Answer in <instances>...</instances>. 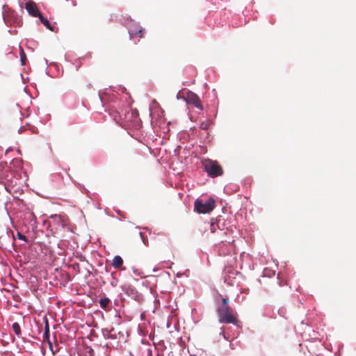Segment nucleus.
<instances>
[{"mask_svg": "<svg viewBox=\"0 0 356 356\" xmlns=\"http://www.w3.org/2000/svg\"><path fill=\"white\" fill-rule=\"evenodd\" d=\"M25 8L28 13L33 17H39L42 15L36 4L33 1L27 2Z\"/></svg>", "mask_w": 356, "mask_h": 356, "instance_id": "obj_7", "label": "nucleus"}, {"mask_svg": "<svg viewBox=\"0 0 356 356\" xmlns=\"http://www.w3.org/2000/svg\"><path fill=\"white\" fill-rule=\"evenodd\" d=\"M120 114H121V116L122 117H124V111L123 109H121L120 111Z\"/></svg>", "mask_w": 356, "mask_h": 356, "instance_id": "obj_20", "label": "nucleus"}, {"mask_svg": "<svg viewBox=\"0 0 356 356\" xmlns=\"http://www.w3.org/2000/svg\"><path fill=\"white\" fill-rule=\"evenodd\" d=\"M204 170L211 177H216L223 174L222 167L216 161L207 159L202 162Z\"/></svg>", "mask_w": 356, "mask_h": 356, "instance_id": "obj_3", "label": "nucleus"}, {"mask_svg": "<svg viewBox=\"0 0 356 356\" xmlns=\"http://www.w3.org/2000/svg\"><path fill=\"white\" fill-rule=\"evenodd\" d=\"M109 115L113 118L116 123L123 125L124 123L131 120V118H128V115H131L132 117H136L138 115V113L136 110L126 108L124 110V117H122L120 111L111 108L109 110Z\"/></svg>", "mask_w": 356, "mask_h": 356, "instance_id": "obj_2", "label": "nucleus"}, {"mask_svg": "<svg viewBox=\"0 0 356 356\" xmlns=\"http://www.w3.org/2000/svg\"><path fill=\"white\" fill-rule=\"evenodd\" d=\"M215 207V201L210 198L208 200H196L195 209L200 213H207L211 211Z\"/></svg>", "mask_w": 356, "mask_h": 356, "instance_id": "obj_4", "label": "nucleus"}, {"mask_svg": "<svg viewBox=\"0 0 356 356\" xmlns=\"http://www.w3.org/2000/svg\"><path fill=\"white\" fill-rule=\"evenodd\" d=\"M280 286H283V284H282V283L281 282H280Z\"/></svg>", "mask_w": 356, "mask_h": 356, "instance_id": "obj_21", "label": "nucleus"}, {"mask_svg": "<svg viewBox=\"0 0 356 356\" xmlns=\"http://www.w3.org/2000/svg\"><path fill=\"white\" fill-rule=\"evenodd\" d=\"M17 236L19 239L22 240L25 242H27L26 237L24 235H23L22 234H21L20 232H17Z\"/></svg>", "mask_w": 356, "mask_h": 356, "instance_id": "obj_17", "label": "nucleus"}, {"mask_svg": "<svg viewBox=\"0 0 356 356\" xmlns=\"http://www.w3.org/2000/svg\"><path fill=\"white\" fill-rule=\"evenodd\" d=\"M111 264L113 268L120 269L123 264V259L120 256H115Z\"/></svg>", "mask_w": 356, "mask_h": 356, "instance_id": "obj_9", "label": "nucleus"}, {"mask_svg": "<svg viewBox=\"0 0 356 356\" xmlns=\"http://www.w3.org/2000/svg\"><path fill=\"white\" fill-rule=\"evenodd\" d=\"M211 124V121L209 120H206L200 123V127L203 130H207L209 129Z\"/></svg>", "mask_w": 356, "mask_h": 356, "instance_id": "obj_12", "label": "nucleus"}, {"mask_svg": "<svg viewBox=\"0 0 356 356\" xmlns=\"http://www.w3.org/2000/svg\"><path fill=\"white\" fill-rule=\"evenodd\" d=\"M227 298H222L221 302L218 303L216 312L218 317V321L220 323L236 325L238 318L235 316L233 309L229 305Z\"/></svg>", "mask_w": 356, "mask_h": 356, "instance_id": "obj_1", "label": "nucleus"}, {"mask_svg": "<svg viewBox=\"0 0 356 356\" xmlns=\"http://www.w3.org/2000/svg\"><path fill=\"white\" fill-rule=\"evenodd\" d=\"M51 218L52 220V224L54 225L55 229L64 228L67 225L68 222V218L65 216H62L60 215L51 216Z\"/></svg>", "mask_w": 356, "mask_h": 356, "instance_id": "obj_6", "label": "nucleus"}, {"mask_svg": "<svg viewBox=\"0 0 356 356\" xmlns=\"http://www.w3.org/2000/svg\"><path fill=\"white\" fill-rule=\"evenodd\" d=\"M19 54H20L21 63L22 65H24L26 64V56L24 51L21 47L19 49Z\"/></svg>", "mask_w": 356, "mask_h": 356, "instance_id": "obj_14", "label": "nucleus"}, {"mask_svg": "<svg viewBox=\"0 0 356 356\" xmlns=\"http://www.w3.org/2000/svg\"><path fill=\"white\" fill-rule=\"evenodd\" d=\"M83 356H94V350L90 347H87L84 349Z\"/></svg>", "mask_w": 356, "mask_h": 356, "instance_id": "obj_16", "label": "nucleus"}, {"mask_svg": "<svg viewBox=\"0 0 356 356\" xmlns=\"http://www.w3.org/2000/svg\"><path fill=\"white\" fill-rule=\"evenodd\" d=\"M217 225L215 222H211L210 229L211 232H215L216 230Z\"/></svg>", "mask_w": 356, "mask_h": 356, "instance_id": "obj_18", "label": "nucleus"}, {"mask_svg": "<svg viewBox=\"0 0 356 356\" xmlns=\"http://www.w3.org/2000/svg\"><path fill=\"white\" fill-rule=\"evenodd\" d=\"M13 330L14 332L19 336L21 334V328L18 323H14L12 325Z\"/></svg>", "mask_w": 356, "mask_h": 356, "instance_id": "obj_15", "label": "nucleus"}, {"mask_svg": "<svg viewBox=\"0 0 356 356\" xmlns=\"http://www.w3.org/2000/svg\"><path fill=\"white\" fill-rule=\"evenodd\" d=\"M186 101L188 104H193L196 108L202 110L203 106L199 97L193 92H188L186 96Z\"/></svg>", "mask_w": 356, "mask_h": 356, "instance_id": "obj_5", "label": "nucleus"}, {"mask_svg": "<svg viewBox=\"0 0 356 356\" xmlns=\"http://www.w3.org/2000/svg\"><path fill=\"white\" fill-rule=\"evenodd\" d=\"M138 117V115L137 116H136V117H132L131 115H128V118H131V120L130 122H132L133 120L136 119Z\"/></svg>", "mask_w": 356, "mask_h": 356, "instance_id": "obj_19", "label": "nucleus"}, {"mask_svg": "<svg viewBox=\"0 0 356 356\" xmlns=\"http://www.w3.org/2000/svg\"><path fill=\"white\" fill-rule=\"evenodd\" d=\"M40 22L45 26L49 30L54 31V26H52L47 19L44 18L42 15L39 16Z\"/></svg>", "mask_w": 356, "mask_h": 356, "instance_id": "obj_11", "label": "nucleus"}, {"mask_svg": "<svg viewBox=\"0 0 356 356\" xmlns=\"http://www.w3.org/2000/svg\"><path fill=\"white\" fill-rule=\"evenodd\" d=\"M110 300L108 298H101L99 300L100 307L103 309H106L110 303Z\"/></svg>", "mask_w": 356, "mask_h": 356, "instance_id": "obj_13", "label": "nucleus"}, {"mask_svg": "<svg viewBox=\"0 0 356 356\" xmlns=\"http://www.w3.org/2000/svg\"><path fill=\"white\" fill-rule=\"evenodd\" d=\"M43 340L47 341L49 343V327L48 324L47 319L45 318V327H44V333L43 336Z\"/></svg>", "mask_w": 356, "mask_h": 356, "instance_id": "obj_10", "label": "nucleus"}, {"mask_svg": "<svg viewBox=\"0 0 356 356\" xmlns=\"http://www.w3.org/2000/svg\"><path fill=\"white\" fill-rule=\"evenodd\" d=\"M129 33L131 38L134 37L142 38L143 37V30L138 25H134L133 27L130 28Z\"/></svg>", "mask_w": 356, "mask_h": 356, "instance_id": "obj_8", "label": "nucleus"}]
</instances>
